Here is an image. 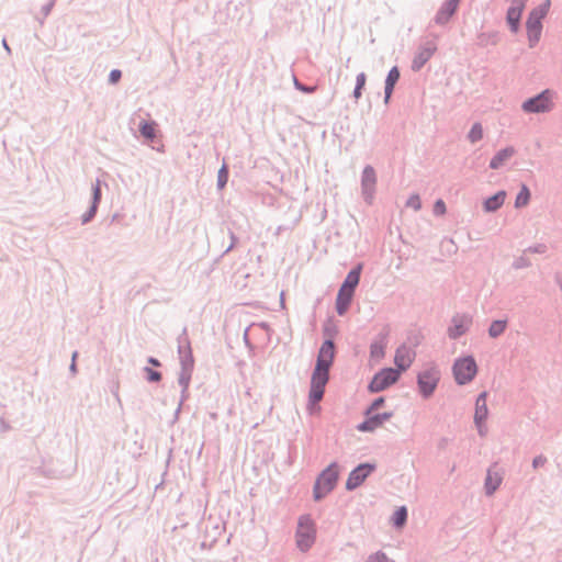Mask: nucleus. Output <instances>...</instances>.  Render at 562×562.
I'll list each match as a JSON object with an SVG mask.
<instances>
[{
    "label": "nucleus",
    "mask_w": 562,
    "mask_h": 562,
    "mask_svg": "<svg viewBox=\"0 0 562 562\" xmlns=\"http://www.w3.org/2000/svg\"><path fill=\"white\" fill-rule=\"evenodd\" d=\"M178 355L180 359V372L178 376V383L182 387L181 390V401L177 408V413L180 411L181 404L188 397V389L190 385L193 368H194V359L192 356L191 345L188 337L187 328L182 329V333L178 337Z\"/></svg>",
    "instance_id": "obj_1"
},
{
    "label": "nucleus",
    "mask_w": 562,
    "mask_h": 562,
    "mask_svg": "<svg viewBox=\"0 0 562 562\" xmlns=\"http://www.w3.org/2000/svg\"><path fill=\"white\" fill-rule=\"evenodd\" d=\"M361 270L362 266L360 263L351 269L339 288L336 297V311L340 316L345 315L349 308L355 294V290L360 281Z\"/></svg>",
    "instance_id": "obj_2"
},
{
    "label": "nucleus",
    "mask_w": 562,
    "mask_h": 562,
    "mask_svg": "<svg viewBox=\"0 0 562 562\" xmlns=\"http://www.w3.org/2000/svg\"><path fill=\"white\" fill-rule=\"evenodd\" d=\"M338 477V465L336 462H333L317 476L313 486L314 499L318 502L327 496L336 487Z\"/></svg>",
    "instance_id": "obj_3"
},
{
    "label": "nucleus",
    "mask_w": 562,
    "mask_h": 562,
    "mask_svg": "<svg viewBox=\"0 0 562 562\" xmlns=\"http://www.w3.org/2000/svg\"><path fill=\"white\" fill-rule=\"evenodd\" d=\"M316 529L314 521L308 515L299 518L295 532L296 547L302 552H307L315 542Z\"/></svg>",
    "instance_id": "obj_4"
},
{
    "label": "nucleus",
    "mask_w": 562,
    "mask_h": 562,
    "mask_svg": "<svg viewBox=\"0 0 562 562\" xmlns=\"http://www.w3.org/2000/svg\"><path fill=\"white\" fill-rule=\"evenodd\" d=\"M452 373L457 384L465 385L470 383L477 373V364L472 356L458 358L452 366Z\"/></svg>",
    "instance_id": "obj_5"
},
{
    "label": "nucleus",
    "mask_w": 562,
    "mask_h": 562,
    "mask_svg": "<svg viewBox=\"0 0 562 562\" xmlns=\"http://www.w3.org/2000/svg\"><path fill=\"white\" fill-rule=\"evenodd\" d=\"M329 380V370L315 367L311 378L308 393V406L312 408L317 405L324 396L325 386Z\"/></svg>",
    "instance_id": "obj_6"
},
{
    "label": "nucleus",
    "mask_w": 562,
    "mask_h": 562,
    "mask_svg": "<svg viewBox=\"0 0 562 562\" xmlns=\"http://www.w3.org/2000/svg\"><path fill=\"white\" fill-rule=\"evenodd\" d=\"M553 92L546 89L537 95L527 99L521 104L525 113H548L553 109Z\"/></svg>",
    "instance_id": "obj_7"
},
{
    "label": "nucleus",
    "mask_w": 562,
    "mask_h": 562,
    "mask_svg": "<svg viewBox=\"0 0 562 562\" xmlns=\"http://www.w3.org/2000/svg\"><path fill=\"white\" fill-rule=\"evenodd\" d=\"M438 50L436 37L422 41L415 49L411 68L413 71H419Z\"/></svg>",
    "instance_id": "obj_8"
},
{
    "label": "nucleus",
    "mask_w": 562,
    "mask_h": 562,
    "mask_svg": "<svg viewBox=\"0 0 562 562\" xmlns=\"http://www.w3.org/2000/svg\"><path fill=\"white\" fill-rule=\"evenodd\" d=\"M440 380V371L436 366H431L417 374L418 390L424 398H429Z\"/></svg>",
    "instance_id": "obj_9"
},
{
    "label": "nucleus",
    "mask_w": 562,
    "mask_h": 562,
    "mask_svg": "<svg viewBox=\"0 0 562 562\" xmlns=\"http://www.w3.org/2000/svg\"><path fill=\"white\" fill-rule=\"evenodd\" d=\"M400 370L393 368H384L376 372L368 385L371 393H379L396 383L400 379Z\"/></svg>",
    "instance_id": "obj_10"
},
{
    "label": "nucleus",
    "mask_w": 562,
    "mask_h": 562,
    "mask_svg": "<svg viewBox=\"0 0 562 562\" xmlns=\"http://www.w3.org/2000/svg\"><path fill=\"white\" fill-rule=\"evenodd\" d=\"M376 189V173L371 165H367L361 173V195L366 203L371 205Z\"/></svg>",
    "instance_id": "obj_11"
},
{
    "label": "nucleus",
    "mask_w": 562,
    "mask_h": 562,
    "mask_svg": "<svg viewBox=\"0 0 562 562\" xmlns=\"http://www.w3.org/2000/svg\"><path fill=\"white\" fill-rule=\"evenodd\" d=\"M472 316L467 313H457L452 316L450 326L447 329V335L450 339H458L461 336L465 335L471 325H472Z\"/></svg>",
    "instance_id": "obj_12"
},
{
    "label": "nucleus",
    "mask_w": 562,
    "mask_h": 562,
    "mask_svg": "<svg viewBox=\"0 0 562 562\" xmlns=\"http://www.w3.org/2000/svg\"><path fill=\"white\" fill-rule=\"evenodd\" d=\"M156 122L143 123V145H148L153 150L164 153V144L161 142V135Z\"/></svg>",
    "instance_id": "obj_13"
},
{
    "label": "nucleus",
    "mask_w": 562,
    "mask_h": 562,
    "mask_svg": "<svg viewBox=\"0 0 562 562\" xmlns=\"http://www.w3.org/2000/svg\"><path fill=\"white\" fill-rule=\"evenodd\" d=\"M374 470L375 464L373 463L359 464L349 473L346 482V490L353 491L359 487Z\"/></svg>",
    "instance_id": "obj_14"
},
{
    "label": "nucleus",
    "mask_w": 562,
    "mask_h": 562,
    "mask_svg": "<svg viewBox=\"0 0 562 562\" xmlns=\"http://www.w3.org/2000/svg\"><path fill=\"white\" fill-rule=\"evenodd\" d=\"M550 5V1L546 0L530 12L526 23L528 33L537 35L541 32V21L548 14Z\"/></svg>",
    "instance_id": "obj_15"
},
{
    "label": "nucleus",
    "mask_w": 562,
    "mask_h": 562,
    "mask_svg": "<svg viewBox=\"0 0 562 562\" xmlns=\"http://www.w3.org/2000/svg\"><path fill=\"white\" fill-rule=\"evenodd\" d=\"M416 351L414 346L402 344L395 350L394 363L400 372L406 371L415 360Z\"/></svg>",
    "instance_id": "obj_16"
},
{
    "label": "nucleus",
    "mask_w": 562,
    "mask_h": 562,
    "mask_svg": "<svg viewBox=\"0 0 562 562\" xmlns=\"http://www.w3.org/2000/svg\"><path fill=\"white\" fill-rule=\"evenodd\" d=\"M393 417L392 412H384L380 414H371L367 416L366 420L357 426V429L362 432H371L382 426L386 420Z\"/></svg>",
    "instance_id": "obj_17"
},
{
    "label": "nucleus",
    "mask_w": 562,
    "mask_h": 562,
    "mask_svg": "<svg viewBox=\"0 0 562 562\" xmlns=\"http://www.w3.org/2000/svg\"><path fill=\"white\" fill-rule=\"evenodd\" d=\"M335 357V344L331 339H326L318 351L316 366L322 369H330Z\"/></svg>",
    "instance_id": "obj_18"
},
{
    "label": "nucleus",
    "mask_w": 562,
    "mask_h": 562,
    "mask_svg": "<svg viewBox=\"0 0 562 562\" xmlns=\"http://www.w3.org/2000/svg\"><path fill=\"white\" fill-rule=\"evenodd\" d=\"M509 8L507 11V23L510 26V32L516 33L518 31L519 21L521 13L525 9L527 0H507Z\"/></svg>",
    "instance_id": "obj_19"
},
{
    "label": "nucleus",
    "mask_w": 562,
    "mask_h": 562,
    "mask_svg": "<svg viewBox=\"0 0 562 562\" xmlns=\"http://www.w3.org/2000/svg\"><path fill=\"white\" fill-rule=\"evenodd\" d=\"M389 331L380 333L370 345V358L380 361L385 356Z\"/></svg>",
    "instance_id": "obj_20"
},
{
    "label": "nucleus",
    "mask_w": 562,
    "mask_h": 562,
    "mask_svg": "<svg viewBox=\"0 0 562 562\" xmlns=\"http://www.w3.org/2000/svg\"><path fill=\"white\" fill-rule=\"evenodd\" d=\"M516 154V149L513 146H507L498 150L490 161V168L497 170L504 167Z\"/></svg>",
    "instance_id": "obj_21"
},
{
    "label": "nucleus",
    "mask_w": 562,
    "mask_h": 562,
    "mask_svg": "<svg viewBox=\"0 0 562 562\" xmlns=\"http://www.w3.org/2000/svg\"><path fill=\"white\" fill-rule=\"evenodd\" d=\"M503 482V475L501 472L490 468L486 472L484 481V491L487 496H492Z\"/></svg>",
    "instance_id": "obj_22"
},
{
    "label": "nucleus",
    "mask_w": 562,
    "mask_h": 562,
    "mask_svg": "<svg viewBox=\"0 0 562 562\" xmlns=\"http://www.w3.org/2000/svg\"><path fill=\"white\" fill-rule=\"evenodd\" d=\"M461 0H447L442 3L441 8L437 12L436 22L440 24L447 23L450 18L457 11Z\"/></svg>",
    "instance_id": "obj_23"
},
{
    "label": "nucleus",
    "mask_w": 562,
    "mask_h": 562,
    "mask_svg": "<svg viewBox=\"0 0 562 562\" xmlns=\"http://www.w3.org/2000/svg\"><path fill=\"white\" fill-rule=\"evenodd\" d=\"M400 70L396 66L392 67L386 76L384 86V103L387 104L393 93L394 87L400 79Z\"/></svg>",
    "instance_id": "obj_24"
},
{
    "label": "nucleus",
    "mask_w": 562,
    "mask_h": 562,
    "mask_svg": "<svg viewBox=\"0 0 562 562\" xmlns=\"http://www.w3.org/2000/svg\"><path fill=\"white\" fill-rule=\"evenodd\" d=\"M487 392H482L477 395L475 401L474 422H485L488 416V408L486 404Z\"/></svg>",
    "instance_id": "obj_25"
},
{
    "label": "nucleus",
    "mask_w": 562,
    "mask_h": 562,
    "mask_svg": "<svg viewBox=\"0 0 562 562\" xmlns=\"http://www.w3.org/2000/svg\"><path fill=\"white\" fill-rule=\"evenodd\" d=\"M506 192L498 191L494 195L487 198L483 203V209L485 212H496L505 202Z\"/></svg>",
    "instance_id": "obj_26"
},
{
    "label": "nucleus",
    "mask_w": 562,
    "mask_h": 562,
    "mask_svg": "<svg viewBox=\"0 0 562 562\" xmlns=\"http://www.w3.org/2000/svg\"><path fill=\"white\" fill-rule=\"evenodd\" d=\"M507 328V319L493 321L488 327V336L491 338H497L504 334Z\"/></svg>",
    "instance_id": "obj_27"
},
{
    "label": "nucleus",
    "mask_w": 562,
    "mask_h": 562,
    "mask_svg": "<svg viewBox=\"0 0 562 562\" xmlns=\"http://www.w3.org/2000/svg\"><path fill=\"white\" fill-rule=\"evenodd\" d=\"M100 198H101V189H100V183L98 181L95 183V186L93 187V204L90 207V211L83 216V223H87L94 216L95 211H97V205L100 201Z\"/></svg>",
    "instance_id": "obj_28"
},
{
    "label": "nucleus",
    "mask_w": 562,
    "mask_h": 562,
    "mask_svg": "<svg viewBox=\"0 0 562 562\" xmlns=\"http://www.w3.org/2000/svg\"><path fill=\"white\" fill-rule=\"evenodd\" d=\"M529 200H530V191L526 184H522L519 193L516 196L515 207L519 209V207L526 206L529 203Z\"/></svg>",
    "instance_id": "obj_29"
},
{
    "label": "nucleus",
    "mask_w": 562,
    "mask_h": 562,
    "mask_svg": "<svg viewBox=\"0 0 562 562\" xmlns=\"http://www.w3.org/2000/svg\"><path fill=\"white\" fill-rule=\"evenodd\" d=\"M482 138H483V127H482L481 123L476 122L472 125V127L468 134V139L470 140V143L475 144L479 140H481Z\"/></svg>",
    "instance_id": "obj_30"
},
{
    "label": "nucleus",
    "mask_w": 562,
    "mask_h": 562,
    "mask_svg": "<svg viewBox=\"0 0 562 562\" xmlns=\"http://www.w3.org/2000/svg\"><path fill=\"white\" fill-rule=\"evenodd\" d=\"M407 520V509L406 507H400L397 510H395L392 521L395 527H402L405 525Z\"/></svg>",
    "instance_id": "obj_31"
},
{
    "label": "nucleus",
    "mask_w": 562,
    "mask_h": 562,
    "mask_svg": "<svg viewBox=\"0 0 562 562\" xmlns=\"http://www.w3.org/2000/svg\"><path fill=\"white\" fill-rule=\"evenodd\" d=\"M228 180V171L225 165L222 166V168L218 170L217 173V188L222 190Z\"/></svg>",
    "instance_id": "obj_32"
},
{
    "label": "nucleus",
    "mask_w": 562,
    "mask_h": 562,
    "mask_svg": "<svg viewBox=\"0 0 562 562\" xmlns=\"http://www.w3.org/2000/svg\"><path fill=\"white\" fill-rule=\"evenodd\" d=\"M406 206L413 209L414 211H419L422 209V201L417 193L412 194L406 201Z\"/></svg>",
    "instance_id": "obj_33"
},
{
    "label": "nucleus",
    "mask_w": 562,
    "mask_h": 562,
    "mask_svg": "<svg viewBox=\"0 0 562 562\" xmlns=\"http://www.w3.org/2000/svg\"><path fill=\"white\" fill-rule=\"evenodd\" d=\"M530 266H531V261L526 256L517 257L513 261V268L516 269V270L528 268Z\"/></svg>",
    "instance_id": "obj_34"
},
{
    "label": "nucleus",
    "mask_w": 562,
    "mask_h": 562,
    "mask_svg": "<svg viewBox=\"0 0 562 562\" xmlns=\"http://www.w3.org/2000/svg\"><path fill=\"white\" fill-rule=\"evenodd\" d=\"M385 403V400L383 396H380L378 398H375L371 405L369 406V408L366 411V416H369L371 415L373 412L378 411L380 407H382Z\"/></svg>",
    "instance_id": "obj_35"
},
{
    "label": "nucleus",
    "mask_w": 562,
    "mask_h": 562,
    "mask_svg": "<svg viewBox=\"0 0 562 562\" xmlns=\"http://www.w3.org/2000/svg\"><path fill=\"white\" fill-rule=\"evenodd\" d=\"M364 562H390V560L384 552L378 551L370 554Z\"/></svg>",
    "instance_id": "obj_36"
},
{
    "label": "nucleus",
    "mask_w": 562,
    "mask_h": 562,
    "mask_svg": "<svg viewBox=\"0 0 562 562\" xmlns=\"http://www.w3.org/2000/svg\"><path fill=\"white\" fill-rule=\"evenodd\" d=\"M432 212L436 216H442L446 214L447 207L443 200L439 199L435 202Z\"/></svg>",
    "instance_id": "obj_37"
},
{
    "label": "nucleus",
    "mask_w": 562,
    "mask_h": 562,
    "mask_svg": "<svg viewBox=\"0 0 562 562\" xmlns=\"http://www.w3.org/2000/svg\"><path fill=\"white\" fill-rule=\"evenodd\" d=\"M143 371L146 372V379L149 381V382H158L161 380V374L160 372L154 370V369H150V368H144Z\"/></svg>",
    "instance_id": "obj_38"
},
{
    "label": "nucleus",
    "mask_w": 562,
    "mask_h": 562,
    "mask_svg": "<svg viewBox=\"0 0 562 562\" xmlns=\"http://www.w3.org/2000/svg\"><path fill=\"white\" fill-rule=\"evenodd\" d=\"M547 251V246L544 244H537L528 247L525 252L531 254H544Z\"/></svg>",
    "instance_id": "obj_39"
},
{
    "label": "nucleus",
    "mask_w": 562,
    "mask_h": 562,
    "mask_svg": "<svg viewBox=\"0 0 562 562\" xmlns=\"http://www.w3.org/2000/svg\"><path fill=\"white\" fill-rule=\"evenodd\" d=\"M229 238H231L229 246L225 249L224 255L228 254L229 251H232L235 248V246H236V244L238 241L237 236L232 231H229Z\"/></svg>",
    "instance_id": "obj_40"
},
{
    "label": "nucleus",
    "mask_w": 562,
    "mask_h": 562,
    "mask_svg": "<svg viewBox=\"0 0 562 562\" xmlns=\"http://www.w3.org/2000/svg\"><path fill=\"white\" fill-rule=\"evenodd\" d=\"M547 463V458L542 454H539L533 458L532 460V468L538 469L540 467H543Z\"/></svg>",
    "instance_id": "obj_41"
},
{
    "label": "nucleus",
    "mask_w": 562,
    "mask_h": 562,
    "mask_svg": "<svg viewBox=\"0 0 562 562\" xmlns=\"http://www.w3.org/2000/svg\"><path fill=\"white\" fill-rule=\"evenodd\" d=\"M475 427L477 429V434L480 437H485L487 434V427L485 426V422H474Z\"/></svg>",
    "instance_id": "obj_42"
},
{
    "label": "nucleus",
    "mask_w": 562,
    "mask_h": 562,
    "mask_svg": "<svg viewBox=\"0 0 562 562\" xmlns=\"http://www.w3.org/2000/svg\"><path fill=\"white\" fill-rule=\"evenodd\" d=\"M367 76L364 72H360L356 77V87L363 88L366 85Z\"/></svg>",
    "instance_id": "obj_43"
},
{
    "label": "nucleus",
    "mask_w": 562,
    "mask_h": 562,
    "mask_svg": "<svg viewBox=\"0 0 562 562\" xmlns=\"http://www.w3.org/2000/svg\"><path fill=\"white\" fill-rule=\"evenodd\" d=\"M121 79V71L117 69H114L110 72L109 81L111 83H116Z\"/></svg>",
    "instance_id": "obj_44"
},
{
    "label": "nucleus",
    "mask_w": 562,
    "mask_h": 562,
    "mask_svg": "<svg viewBox=\"0 0 562 562\" xmlns=\"http://www.w3.org/2000/svg\"><path fill=\"white\" fill-rule=\"evenodd\" d=\"M299 91L303 92V93H313L316 91V86H306V85H301L299 87Z\"/></svg>",
    "instance_id": "obj_45"
},
{
    "label": "nucleus",
    "mask_w": 562,
    "mask_h": 562,
    "mask_svg": "<svg viewBox=\"0 0 562 562\" xmlns=\"http://www.w3.org/2000/svg\"><path fill=\"white\" fill-rule=\"evenodd\" d=\"M363 88H358V87H355V90H353V97L356 100H358L360 97H361V91H362Z\"/></svg>",
    "instance_id": "obj_46"
},
{
    "label": "nucleus",
    "mask_w": 562,
    "mask_h": 562,
    "mask_svg": "<svg viewBox=\"0 0 562 562\" xmlns=\"http://www.w3.org/2000/svg\"><path fill=\"white\" fill-rule=\"evenodd\" d=\"M148 363H150V364H153L155 367H159L160 366V362L157 359L153 358V357L148 358Z\"/></svg>",
    "instance_id": "obj_47"
},
{
    "label": "nucleus",
    "mask_w": 562,
    "mask_h": 562,
    "mask_svg": "<svg viewBox=\"0 0 562 562\" xmlns=\"http://www.w3.org/2000/svg\"><path fill=\"white\" fill-rule=\"evenodd\" d=\"M293 85L295 89L299 90V87L302 85V82L295 76H293Z\"/></svg>",
    "instance_id": "obj_48"
},
{
    "label": "nucleus",
    "mask_w": 562,
    "mask_h": 562,
    "mask_svg": "<svg viewBox=\"0 0 562 562\" xmlns=\"http://www.w3.org/2000/svg\"><path fill=\"white\" fill-rule=\"evenodd\" d=\"M539 37L538 36H535V37H529V41H530V47H533L536 45V43L538 42Z\"/></svg>",
    "instance_id": "obj_49"
},
{
    "label": "nucleus",
    "mask_w": 562,
    "mask_h": 562,
    "mask_svg": "<svg viewBox=\"0 0 562 562\" xmlns=\"http://www.w3.org/2000/svg\"><path fill=\"white\" fill-rule=\"evenodd\" d=\"M560 288H561V290H562V282H560Z\"/></svg>",
    "instance_id": "obj_50"
}]
</instances>
